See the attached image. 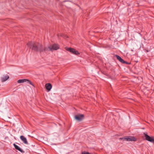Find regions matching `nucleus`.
<instances>
[{"mask_svg": "<svg viewBox=\"0 0 154 154\" xmlns=\"http://www.w3.org/2000/svg\"><path fill=\"white\" fill-rule=\"evenodd\" d=\"M28 47L36 51H43L42 45L37 42H29L27 44Z\"/></svg>", "mask_w": 154, "mask_h": 154, "instance_id": "f257e3e1", "label": "nucleus"}, {"mask_svg": "<svg viewBox=\"0 0 154 154\" xmlns=\"http://www.w3.org/2000/svg\"><path fill=\"white\" fill-rule=\"evenodd\" d=\"M60 48L59 45L56 44H54L52 45H51L48 46V48L51 51L53 50H56Z\"/></svg>", "mask_w": 154, "mask_h": 154, "instance_id": "f03ea898", "label": "nucleus"}, {"mask_svg": "<svg viewBox=\"0 0 154 154\" xmlns=\"http://www.w3.org/2000/svg\"><path fill=\"white\" fill-rule=\"evenodd\" d=\"M144 135L146 140L154 143V138L153 137H150L145 133H144Z\"/></svg>", "mask_w": 154, "mask_h": 154, "instance_id": "7ed1b4c3", "label": "nucleus"}, {"mask_svg": "<svg viewBox=\"0 0 154 154\" xmlns=\"http://www.w3.org/2000/svg\"><path fill=\"white\" fill-rule=\"evenodd\" d=\"M66 50L67 51H69L70 52L72 53V54L76 55H78L80 53L78 51H76L75 49L74 48H66Z\"/></svg>", "mask_w": 154, "mask_h": 154, "instance_id": "20e7f679", "label": "nucleus"}, {"mask_svg": "<svg viewBox=\"0 0 154 154\" xmlns=\"http://www.w3.org/2000/svg\"><path fill=\"white\" fill-rule=\"evenodd\" d=\"M27 82L28 83H29L31 85H32L34 87V85H33L32 82L29 80L26 79H19L17 81V83H21L24 82Z\"/></svg>", "mask_w": 154, "mask_h": 154, "instance_id": "39448f33", "label": "nucleus"}, {"mask_svg": "<svg viewBox=\"0 0 154 154\" xmlns=\"http://www.w3.org/2000/svg\"><path fill=\"white\" fill-rule=\"evenodd\" d=\"M75 117L76 120L80 121L84 118V116L83 114L78 115L75 116Z\"/></svg>", "mask_w": 154, "mask_h": 154, "instance_id": "423d86ee", "label": "nucleus"}, {"mask_svg": "<svg viewBox=\"0 0 154 154\" xmlns=\"http://www.w3.org/2000/svg\"><path fill=\"white\" fill-rule=\"evenodd\" d=\"M116 57L117 58L118 60L120 62L123 63H125L127 64H128V63L127 62L124 61L121 57L119 56L116 55H115Z\"/></svg>", "mask_w": 154, "mask_h": 154, "instance_id": "0eeeda50", "label": "nucleus"}, {"mask_svg": "<svg viewBox=\"0 0 154 154\" xmlns=\"http://www.w3.org/2000/svg\"><path fill=\"white\" fill-rule=\"evenodd\" d=\"M125 139L127 141H136V139L134 137H126L125 138Z\"/></svg>", "mask_w": 154, "mask_h": 154, "instance_id": "6e6552de", "label": "nucleus"}, {"mask_svg": "<svg viewBox=\"0 0 154 154\" xmlns=\"http://www.w3.org/2000/svg\"><path fill=\"white\" fill-rule=\"evenodd\" d=\"M13 145L14 146L15 148L17 149L20 152H21L24 153V151L22 149L18 146L15 144V143H14Z\"/></svg>", "mask_w": 154, "mask_h": 154, "instance_id": "1a4fd4ad", "label": "nucleus"}, {"mask_svg": "<svg viewBox=\"0 0 154 154\" xmlns=\"http://www.w3.org/2000/svg\"><path fill=\"white\" fill-rule=\"evenodd\" d=\"M20 138L21 140L23 142V143L26 144H28V142L27 141V140L26 137L23 136H20Z\"/></svg>", "mask_w": 154, "mask_h": 154, "instance_id": "9d476101", "label": "nucleus"}, {"mask_svg": "<svg viewBox=\"0 0 154 154\" xmlns=\"http://www.w3.org/2000/svg\"><path fill=\"white\" fill-rule=\"evenodd\" d=\"M9 78V76L8 75L4 76L1 78L2 82H4L7 80Z\"/></svg>", "mask_w": 154, "mask_h": 154, "instance_id": "9b49d317", "label": "nucleus"}, {"mask_svg": "<svg viewBox=\"0 0 154 154\" xmlns=\"http://www.w3.org/2000/svg\"><path fill=\"white\" fill-rule=\"evenodd\" d=\"M45 87L47 90L49 91L52 88V85L51 84L48 83L45 85Z\"/></svg>", "mask_w": 154, "mask_h": 154, "instance_id": "f8f14e48", "label": "nucleus"}, {"mask_svg": "<svg viewBox=\"0 0 154 154\" xmlns=\"http://www.w3.org/2000/svg\"><path fill=\"white\" fill-rule=\"evenodd\" d=\"M42 48L43 49V51H46L48 50V48H44L43 46H42Z\"/></svg>", "mask_w": 154, "mask_h": 154, "instance_id": "ddd939ff", "label": "nucleus"}, {"mask_svg": "<svg viewBox=\"0 0 154 154\" xmlns=\"http://www.w3.org/2000/svg\"><path fill=\"white\" fill-rule=\"evenodd\" d=\"M82 154H90L89 152H82Z\"/></svg>", "mask_w": 154, "mask_h": 154, "instance_id": "4468645a", "label": "nucleus"}, {"mask_svg": "<svg viewBox=\"0 0 154 154\" xmlns=\"http://www.w3.org/2000/svg\"><path fill=\"white\" fill-rule=\"evenodd\" d=\"M123 139V138H119V139H120V140H122V139Z\"/></svg>", "mask_w": 154, "mask_h": 154, "instance_id": "2eb2a0df", "label": "nucleus"}, {"mask_svg": "<svg viewBox=\"0 0 154 154\" xmlns=\"http://www.w3.org/2000/svg\"><path fill=\"white\" fill-rule=\"evenodd\" d=\"M68 36H65V37H64V38H68Z\"/></svg>", "mask_w": 154, "mask_h": 154, "instance_id": "dca6fc26", "label": "nucleus"}]
</instances>
